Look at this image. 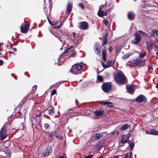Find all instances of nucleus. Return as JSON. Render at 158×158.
Segmentation results:
<instances>
[{
  "mask_svg": "<svg viewBox=\"0 0 158 158\" xmlns=\"http://www.w3.org/2000/svg\"><path fill=\"white\" fill-rule=\"evenodd\" d=\"M115 79L117 82L123 84L126 81L127 78L122 72L119 71L116 74Z\"/></svg>",
  "mask_w": 158,
  "mask_h": 158,
  "instance_id": "1",
  "label": "nucleus"
},
{
  "mask_svg": "<svg viewBox=\"0 0 158 158\" xmlns=\"http://www.w3.org/2000/svg\"><path fill=\"white\" fill-rule=\"evenodd\" d=\"M82 66L80 64H74L73 65L70 70V72L73 74H77L81 72Z\"/></svg>",
  "mask_w": 158,
  "mask_h": 158,
  "instance_id": "2",
  "label": "nucleus"
},
{
  "mask_svg": "<svg viewBox=\"0 0 158 158\" xmlns=\"http://www.w3.org/2000/svg\"><path fill=\"white\" fill-rule=\"evenodd\" d=\"M112 88V86L110 83L106 82L104 83L102 85V90L105 92L109 91Z\"/></svg>",
  "mask_w": 158,
  "mask_h": 158,
  "instance_id": "3",
  "label": "nucleus"
},
{
  "mask_svg": "<svg viewBox=\"0 0 158 158\" xmlns=\"http://www.w3.org/2000/svg\"><path fill=\"white\" fill-rule=\"evenodd\" d=\"M135 38L133 40H131V42L135 44H138L140 42L141 40V36L139 34L135 33L134 35Z\"/></svg>",
  "mask_w": 158,
  "mask_h": 158,
  "instance_id": "4",
  "label": "nucleus"
},
{
  "mask_svg": "<svg viewBox=\"0 0 158 158\" xmlns=\"http://www.w3.org/2000/svg\"><path fill=\"white\" fill-rule=\"evenodd\" d=\"M5 127L4 125L1 128L0 131V138L2 140H4L7 136V135L6 134Z\"/></svg>",
  "mask_w": 158,
  "mask_h": 158,
  "instance_id": "5",
  "label": "nucleus"
},
{
  "mask_svg": "<svg viewBox=\"0 0 158 158\" xmlns=\"http://www.w3.org/2000/svg\"><path fill=\"white\" fill-rule=\"evenodd\" d=\"M29 24L25 23L24 26L21 25L20 27L21 31L22 33H26L29 28Z\"/></svg>",
  "mask_w": 158,
  "mask_h": 158,
  "instance_id": "6",
  "label": "nucleus"
},
{
  "mask_svg": "<svg viewBox=\"0 0 158 158\" xmlns=\"http://www.w3.org/2000/svg\"><path fill=\"white\" fill-rule=\"evenodd\" d=\"M52 152L51 147H47L43 153L44 156H47L50 154Z\"/></svg>",
  "mask_w": 158,
  "mask_h": 158,
  "instance_id": "7",
  "label": "nucleus"
},
{
  "mask_svg": "<svg viewBox=\"0 0 158 158\" xmlns=\"http://www.w3.org/2000/svg\"><path fill=\"white\" fill-rule=\"evenodd\" d=\"M80 24V27H79L80 29L84 30L87 29L88 25L86 22H81Z\"/></svg>",
  "mask_w": 158,
  "mask_h": 158,
  "instance_id": "8",
  "label": "nucleus"
},
{
  "mask_svg": "<svg viewBox=\"0 0 158 158\" xmlns=\"http://www.w3.org/2000/svg\"><path fill=\"white\" fill-rule=\"evenodd\" d=\"M107 13L106 10H102V8L100 6H99V8L98 13V15L100 17H102L103 16H106L107 15Z\"/></svg>",
  "mask_w": 158,
  "mask_h": 158,
  "instance_id": "9",
  "label": "nucleus"
},
{
  "mask_svg": "<svg viewBox=\"0 0 158 158\" xmlns=\"http://www.w3.org/2000/svg\"><path fill=\"white\" fill-rule=\"evenodd\" d=\"M127 91L129 93L133 94L135 91L134 86L132 85H128L126 86Z\"/></svg>",
  "mask_w": 158,
  "mask_h": 158,
  "instance_id": "10",
  "label": "nucleus"
},
{
  "mask_svg": "<svg viewBox=\"0 0 158 158\" xmlns=\"http://www.w3.org/2000/svg\"><path fill=\"white\" fill-rule=\"evenodd\" d=\"M142 62L141 60L139 58L135 59L133 61V64L134 66H137L140 65Z\"/></svg>",
  "mask_w": 158,
  "mask_h": 158,
  "instance_id": "11",
  "label": "nucleus"
},
{
  "mask_svg": "<svg viewBox=\"0 0 158 158\" xmlns=\"http://www.w3.org/2000/svg\"><path fill=\"white\" fill-rule=\"evenodd\" d=\"M144 96L143 95H140L138 96L135 99V101L139 103L143 102L144 101Z\"/></svg>",
  "mask_w": 158,
  "mask_h": 158,
  "instance_id": "12",
  "label": "nucleus"
},
{
  "mask_svg": "<svg viewBox=\"0 0 158 158\" xmlns=\"http://www.w3.org/2000/svg\"><path fill=\"white\" fill-rule=\"evenodd\" d=\"M101 104L103 105H106L107 106L110 107H112L114 106L113 103L109 102L102 101Z\"/></svg>",
  "mask_w": 158,
  "mask_h": 158,
  "instance_id": "13",
  "label": "nucleus"
},
{
  "mask_svg": "<svg viewBox=\"0 0 158 158\" xmlns=\"http://www.w3.org/2000/svg\"><path fill=\"white\" fill-rule=\"evenodd\" d=\"M128 17L130 20H132L135 17V14L132 11H130L128 13Z\"/></svg>",
  "mask_w": 158,
  "mask_h": 158,
  "instance_id": "14",
  "label": "nucleus"
},
{
  "mask_svg": "<svg viewBox=\"0 0 158 158\" xmlns=\"http://www.w3.org/2000/svg\"><path fill=\"white\" fill-rule=\"evenodd\" d=\"M103 111L100 110H96L94 112V114L98 116H101L103 114Z\"/></svg>",
  "mask_w": 158,
  "mask_h": 158,
  "instance_id": "15",
  "label": "nucleus"
},
{
  "mask_svg": "<svg viewBox=\"0 0 158 158\" xmlns=\"http://www.w3.org/2000/svg\"><path fill=\"white\" fill-rule=\"evenodd\" d=\"M99 46L98 43H96L95 45L94 46V50L95 52L97 54H98L100 52L99 49L98 48V46Z\"/></svg>",
  "mask_w": 158,
  "mask_h": 158,
  "instance_id": "16",
  "label": "nucleus"
},
{
  "mask_svg": "<svg viewBox=\"0 0 158 158\" xmlns=\"http://www.w3.org/2000/svg\"><path fill=\"white\" fill-rule=\"evenodd\" d=\"M150 35L152 36H157L158 35V30H153L150 33Z\"/></svg>",
  "mask_w": 158,
  "mask_h": 158,
  "instance_id": "17",
  "label": "nucleus"
},
{
  "mask_svg": "<svg viewBox=\"0 0 158 158\" xmlns=\"http://www.w3.org/2000/svg\"><path fill=\"white\" fill-rule=\"evenodd\" d=\"M49 136L52 139H54V137L56 135V132L55 131H52L48 132Z\"/></svg>",
  "mask_w": 158,
  "mask_h": 158,
  "instance_id": "18",
  "label": "nucleus"
},
{
  "mask_svg": "<svg viewBox=\"0 0 158 158\" xmlns=\"http://www.w3.org/2000/svg\"><path fill=\"white\" fill-rule=\"evenodd\" d=\"M102 136V135L99 133H95L94 135V138L97 140L100 139Z\"/></svg>",
  "mask_w": 158,
  "mask_h": 158,
  "instance_id": "19",
  "label": "nucleus"
},
{
  "mask_svg": "<svg viewBox=\"0 0 158 158\" xmlns=\"http://www.w3.org/2000/svg\"><path fill=\"white\" fill-rule=\"evenodd\" d=\"M54 108L53 107H50L48 110V114L49 115H52L53 114Z\"/></svg>",
  "mask_w": 158,
  "mask_h": 158,
  "instance_id": "20",
  "label": "nucleus"
},
{
  "mask_svg": "<svg viewBox=\"0 0 158 158\" xmlns=\"http://www.w3.org/2000/svg\"><path fill=\"white\" fill-rule=\"evenodd\" d=\"M72 8V6L71 4H70V3L69 2L68 5L66 9V11L69 14L71 12Z\"/></svg>",
  "mask_w": 158,
  "mask_h": 158,
  "instance_id": "21",
  "label": "nucleus"
},
{
  "mask_svg": "<svg viewBox=\"0 0 158 158\" xmlns=\"http://www.w3.org/2000/svg\"><path fill=\"white\" fill-rule=\"evenodd\" d=\"M153 44L152 43H149L147 44V46L148 50L149 51H151L152 50L153 48Z\"/></svg>",
  "mask_w": 158,
  "mask_h": 158,
  "instance_id": "22",
  "label": "nucleus"
},
{
  "mask_svg": "<svg viewBox=\"0 0 158 158\" xmlns=\"http://www.w3.org/2000/svg\"><path fill=\"white\" fill-rule=\"evenodd\" d=\"M129 127V126L127 124H126L120 128V130H124L127 129Z\"/></svg>",
  "mask_w": 158,
  "mask_h": 158,
  "instance_id": "23",
  "label": "nucleus"
},
{
  "mask_svg": "<svg viewBox=\"0 0 158 158\" xmlns=\"http://www.w3.org/2000/svg\"><path fill=\"white\" fill-rule=\"evenodd\" d=\"M114 63L115 61L114 60H113L108 61L107 62L106 64H107L108 65L107 66H109V67H110L113 64H114Z\"/></svg>",
  "mask_w": 158,
  "mask_h": 158,
  "instance_id": "24",
  "label": "nucleus"
},
{
  "mask_svg": "<svg viewBox=\"0 0 158 158\" xmlns=\"http://www.w3.org/2000/svg\"><path fill=\"white\" fill-rule=\"evenodd\" d=\"M128 139L129 138L128 137L127 138V139L125 140H124L123 139L121 140L120 142L123 144H124L127 143H129L130 141Z\"/></svg>",
  "mask_w": 158,
  "mask_h": 158,
  "instance_id": "25",
  "label": "nucleus"
},
{
  "mask_svg": "<svg viewBox=\"0 0 158 158\" xmlns=\"http://www.w3.org/2000/svg\"><path fill=\"white\" fill-rule=\"evenodd\" d=\"M146 52L144 51H141L139 54V57L140 58H143L146 55Z\"/></svg>",
  "mask_w": 158,
  "mask_h": 158,
  "instance_id": "26",
  "label": "nucleus"
},
{
  "mask_svg": "<svg viewBox=\"0 0 158 158\" xmlns=\"http://www.w3.org/2000/svg\"><path fill=\"white\" fill-rule=\"evenodd\" d=\"M150 134L155 135H158V131H155L154 130H152L150 131Z\"/></svg>",
  "mask_w": 158,
  "mask_h": 158,
  "instance_id": "27",
  "label": "nucleus"
},
{
  "mask_svg": "<svg viewBox=\"0 0 158 158\" xmlns=\"http://www.w3.org/2000/svg\"><path fill=\"white\" fill-rule=\"evenodd\" d=\"M121 48L120 46H116L115 48V52L117 53H118L120 51Z\"/></svg>",
  "mask_w": 158,
  "mask_h": 158,
  "instance_id": "28",
  "label": "nucleus"
},
{
  "mask_svg": "<svg viewBox=\"0 0 158 158\" xmlns=\"http://www.w3.org/2000/svg\"><path fill=\"white\" fill-rule=\"evenodd\" d=\"M76 56V52L74 51H73L71 53H70L69 57H75Z\"/></svg>",
  "mask_w": 158,
  "mask_h": 158,
  "instance_id": "29",
  "label": "nucleus"
},
{
  "mask_svg": "<svg viewBox=\"0 0 158 158\" xmlns=\"http://www.w3.org/2000/svg\"><path fill=\"white\" fill-rule=\"evenodd\" d=\"M129 143V146L130 147V150L131 151H132V150L133 149V148H134L135 144L133 142H131L130 143Z\"/></svg>",
  "mask_w": 158,
  "mask_h": 158,
  "instance_id": "30",
  "label": "nucleus"
},
{
  "mask_svg": "<svg viewBox=\"0 0 158 158\" xmlns=\"http://www.w3.org/2000/svg\"><path fill=\"white\" fill-rule=\"evenodd\" d=\"M97 79L98 81L101 82H102V81L103 79L102 77L100 75H98L97 76Z\"/></svg>",
  "mask_w": 158,
  "mask_h": 158,
  "instance_id": "31",
  "label": "nucleus"
},
{
  "mask_svg": "<svg viewBox=\"0 0 158 158\" xmlns=\"http://www.w3.org/2000/svg\"><path fill=\"white\" fill-rule=\"evenodd\" d=\"M47 8H46L45 7L44 8V11L45 12V14L47 16V18L48 19V20H49V18H48V16L49 15V14H50V13H48L47 11H46V10H47Z\"/></svg>",
  "mask_w": 158,
  "mask_h": 158,
  "instance_id": "32",
  "label": "nucleus"
},
{
  "mask_svg": "<svg viewBox=\"0 0 158 158\" xmlns=\"http://www.w3.org/2000/svg\"><path fill=\"white\" fill-rule=\"evenodd\" d=\"M138 32L140 34H141L143 35L147 36V34L145 33V32L142 31H138Z\"/></svg>",
  "mask_w": 158,
  "mask_h": 158,
  "instance_id": "33",
  "label": "nucleus"
},
{
  "mask_svg": "<svg viewBox=\"0 0 158 158\" xmlns=\"http://www.w3.org/2000/svg\"><path fill=\"white\" fill-rule=\"evenodd\" d=\"M93 155L90 154L88 156L83 155V156L84 158H92L93 157Z\"/></svg>",
  "mask_w": 158,
  "mask_h": 158,
  "instance_id": "34",
  "label": "nucleus"
},
{
  "mask_svg": "<svg viewBox=\"0 0 158 158\" xmlns=\"http://www.w3.org/2000/svg\"><path fill=\"white\" fill-rule=\"evenodd\" d=\"M48 21H49V23L52 26H54L55 25H56L57 24V21H55V22H50V21L49 20H48Z\"/></svg>",
  "mask_w": 158,
  "mask_h": 158,
  "instance_id": "35",
  "label": "nucleus"
},
{
  "mask_svg": "<svg viewBox=\"0 0 158 158\" xmlns=\"http://www.w3.org/2000/svg\"><path fill=\"white\" fill-rule=\"evenodd\" d=\"M108 41L107 39H105L104 38V40H103V42L102 43V45H103L106 44Z\"/></svg>",
  "mask_w": 158,
  "mask_h": 158,
  "instance_id": "36",
  "label": "nucleus"
},
{
  "mask_svg": "<svg viewBox=\"0 0 158 158\" xmlns=\"http://www.w3.org/2000/svg\"><path fill=\"white\" fill-rule=\"evenodd\" d=\"M103 23L105 24L106 26H107L108 24V21L106 19H104L103 21Z\"/></svg>",
  "mask_w": 158,
  "mask_h": 158,
  "instance_id": "37",
  "label": "nucleus"
},
{
  "mask_svg": "<svg viewBox=\"0 0 158 158\" xmlns=\"http://www.w3.org/2000/svg\"><path fill=\"white\" fill-rule=\"evenodd\" d=\"M102 66L105 68H106L109 67V66H107L108 65L107 64H106L103 62H102Z\"/></svg>",
  "mask_w": 158,
  "mask_h": 158,
  "instance_id": "38",
  "label": "nucleus"
},
{
  "mask_svg": "<svg viewBox=\"0 0 158 158\" xmlns=\"http://www.w3.org/2000/svg\"><path fill=\"white\" fill-rule=\"evenodd\" d=\"M49 126V124L48 123H46L44 125V127L45 129H47Z\"/></svg>",
  "mask_w": 158,
  "mask_h": 158,
  "instance_id": "39",
  "label": "nucleus"
},
{
  "mask_svg": "<svg viewBox=\"0 0 158 158\" xmlns=\"http://www.w3.org/2000/svg\"><path fill=\"white\" fill-rule=\"evenodd\" d=\"M78 6L79 7H80L81 9H84V5L81 3H80L78 4Z\"/></svg>",
  "mask_w": 158,
  "mask_h": 158,
  "instance_id": "40",
  "label": "nucleus"
},
{
  "mask_svg": "<svg viewBox=\"0 0 158 158\" xmlns=\"http://www.w3.org/2000/svg\"><path fill=\"white\" fill-rule=\"evenodd\" d=\"M129 56L127 54H126L124 55V56L123 57V59H127V58H129Z\"/></svg>",
  "mask_w": 158,
  "mask_h": 158,
  "instance_id": "41",
  "label": "nucleus"
},
{
  "mask_svg": "<svg viewBox=\"0 0 158 158\" xmlns=\"http://www.w3.org/2000/svg\"><path fill=\"white\" fill-rule=\"evenodd\" d=\"M56 89H53L51 92V95H53L56 94Z\"/></svg>",
  "mask_w": 158,
  "mask_h": 158,
  "instance_id": "42",
  "label": "nucleus"
},
{
  "mask_svg": "<svg viewBox=\"0 0 158 158\" xmlns=\"http://www.w3.org/2000/svg\"><path fill=\"white\" fill-rule=\"evenodd\" d=\"M68 49H66V50H65L60 55V57L62 55H64L65 54H66V53H67V52H68Z\"/></svg>",
  "mask_w": 158,
  "mask_h": 158,
  "instance_id": "43",
  "label": "nucleus"
},
{
  "mask_svg": "<svg viewBox=\"0 0 158 158\" xmlns=\"http://www.w3.org/2000/svg\"><path fill=\"white\" fill-rule=\"evenodd\" d=\"M106 76L105 77L106 78H108L109 77V73L106 72L105 73Z\"/></svg>",
  "mask_w": 158,
  "mask_h": 158,
  "instance_id": "44",
  "label": "nucleus"
},
{
  "mask_svg": "<svg viewBox=\"0 0 158 158\" xmlns=\"http://www.w3.org/2000/svg\"><path fill=\"white\" fill-rule=\"evenodd\" d=\"M106 55V51L105 50H103L102 51V56H105Z\"/></svg>",
  "mask_w": 158,
  "mask_h": 158,
  "instance_id": "45",
  "label": "nucleus"
},
{
  "mask_svg": "<svg viewBox=\"0 0 158 158\" xmlns=\"http://www.w3.org/2000/svg\"><path fill=\"white\" fill-rule=\"evenodd\" d=\"M102 59L104 61H106V56H102Z\"/></svg>",
  "mask_w": 158,
  "mask_h": 158,
  "instance_id": "46",
  "label": "nucleus"
},
{
  "mask_svg": "<svg viewBox=\"0 0 158 158\" xmlns=\"http://www.w3.org/2000/svg\"><path fill=\"white\" fill-rule=\"evenodd\" d=\"M132 153L131 151V152H130L129 158H132Z\"/></svg>",
  "mask_w": 158,
  "mask_h": 158,
  "instance_id": "47",
  "label": "nucleus"
},
{
  "mask_svg": "<svg viewBox=\"0 0 158 158\" xmlns=\"http://www.w3.org/2000/svg\"><path fill=\"white\" fill-rule=\"evenodd\" d=\"M108 36V33H107L104 36V38L107 39Z\"/></svg>",
  "mask_w": 158,
  "mask_h": 158,
  "instance_id": "48",
  "label": "nucleus"
},
{
  "mask_svg": "<svg viewBox=\"0 0 158 158\" xmlns=\"http://www.w3.org/2000/svg\"><path fill=\"white\" fill-rule=\"evenodd\" d=\"M128 153H126L124 155V158H128Z\"/></svg>",
  "mask_w": 158,
  "mask_h": 158,
  "instance_id": "49",
  "label": "nucleus"
},
{
  "mask_svg": "<svg viewBox=\"0 0 158 158\" xmlns=\"http://www.w3.org/2000/svg\"><path fill=\"white\" fill-rule=\"evenodd\" d=\"M64 22V20H62L60 23V24L61 26H62L63 25V23Z\"/></svg>",
  "mask_w": 158,
  "mask_h": 158,
  "instance_id": "50",
  "label": "nucleus"
},
{
  "mask_svg": "<svg viewBox=\"0 0 158 158\" xmlns=\"http://www.w3.org/2000/svg\"><path fill=\"white\" fill-rule=\"evenodd\" d=\"M64 22V20H62L60 23V24L61 26H62L63 25V23Z\"/></svg>",
  "mask_w": 158,
  "mask_h": 158,
  "instance_id": "51",
  "label": "nucleus"
},
{
  "mask_svg": "<svg viewBox=\"0 0 158 158\" xmlns=\"http://www.w3.org/2000/svg\"><path fill=\"white\" fill-rule=\"evenodd\" d=\"M61 27H62V26H61V25L60 24H59V25H58L57 26H56L55 27L57 28H60Z\"/></svg>",
  "mask_w": 158,
  "mask_h": 158,
  "instance_id": "52",
  "label": "nucleus"
},
{
  "mask_svg": "<svg viewBox=\"0 0 158 158\" xmlns=\"http://www.w3.org/2000/svg\"><path fill=\"white\" fill-rule=\"evenodd\" d=\"M36 88H37V86L36 85H35L33 87L32 89H33L34 90V89H36Z\"/></svg>",
  "mask_w": 158,
  "mask_h": 158,
  "instance_id": "53",
  "label": "nucleus"
},
{
  "mask_svg": "<svg viewBox=\"0 0 158 158\" xmlns=\"http://www.w3.org/2000/svg\"><path fill=\"white\" fill-rule=\"evenodd\" d=\"M3 63V61L2 60H0V66L2 65Z\"/></svg>",
  "mask_w": 158,
  "mask_h": 158,
  "instance_id": "54",
  "label": "nucleus"
},
{
  "mask_svg": "<svg viewBox=\"0 0 158 158\" xmlns=\"http://www.w3.org/2000/svg\"><path fill=\"white\" fill-rule=\"evenodd\" d=\"M73 48V46H70L69 47V48H68L67 49H68V50L69 51L70 49H71V48Z\"/></svg>",
  "mask_w": 158,
  "mask_h": 158,
  "instance_id": "55",
  "label": "nucleus"
},
{
  "mask_svg": "<svg viewBox=\"0 0 158 158\" xmlns=\"http://www.w3.org/2000/svg\"><path fill=\"white\" fill-rule=\"evenodd\" d=\"M112 47H110L109 48V51L110 52H112L111 50H112Z\"/></svg>",
  "mask_w": 158,
  "mask_h": 158,
  "instance_id": "56",
  "label": "nucleus"
},
{
  "mask_svg": "<svg viewBox=\"0 0 158 158\" xmlns=\"http://www.w3.org/2000/svg\"><path fill=\"white\" fill-rule=\"evenodd\" d=\"M127 54H128V55L129 56V57L133 53H132V52H131V53H127Z\"/></svg>",
  "mask_w": 158,
  "mask_h": 158,
  "instance_id": "57",
  "label": "nucleus"
},
{
  "mask_svg": "<svg viewBox=\"0 0 158 158\" xmlns=\"http://www.w3.org/2000/svg\"><path fill=\"white\" fill-rule=\"evenodd\" d=\"M58 158H65L64 156H61L59 157Z\"/></svg>",
  "mask_w": 158,
  "mask_h": 158,
  "instance_id": "58",
  "label": "nucleus"
},
{
  "mask_svg": "<svg viewBox=\"0 0 158 158\" xmlns=\"http://www.w3.org/2000/svg\"><path fill=\"white\" fill-rule=\"evenodd\" d=\"M55 136H56V137L57 138H58V139L60 138V137L57 135H56Z\"/></svg>",
  "mask_w": 158,
  "mask_h": 158,
  "instance_id": "59",
  "label": "nucleus"
},
{
  "mask_svg": "<svg viewBox=\"0 0 158 158\" xmlns=\"http://www.w3.org/2000/svg\"><path fill=\"white\" fill-rule=\"evenodd\" d=\"M13 50L15 51V52H16L17 51V49L16 48H13Z\"/></svg>",
  "mask_w": 158,
  "mask_h": 158,
  "instance_id": "60",
  "label": "nucleus"
},
{
  "mask_svg": "<svg viewBox=\"0 0 158 158\" xmlns=\"http://www.w3.org/2000/svg\"><path fill=\"white\" fill-rule=\"evenodd\" d=\"M119 157V156H115L113 157V158H118Z\"/></svg>",
  "mask_w": 158,
  "mask_h": 158,
  "instance_id": "61",
  "label": "nucleus"
},
{
  "mask_svg": "<svg viewBox=\"0 0 158 158\" xmlns=\"http://www.w3.org/2000/svg\"><path fill=\"white\" fill-rule=\"evenodd\" d=\"M155 50L156 51L157 50V48L156 47V46H155Z\"/></svg>",
  "mask_w": 158,
  "mask_h": 158,
  "instance_id": "62",
  "label": "nucleus"
},
{
  "mask_svg": "<svg viewBox=\"0 0 158 158\" xmlns=\"http://www.w3.org/2000/svg\"><path fill=\"white\" fill-rule=\"evenodd\" d=\"M156 87L158 89V84L156 85Z\"/></svg>",
  "mask_w": 158,
  "mask_h": 158,
  "instance_id": "63",
  "label": "nucleus"
},
{
  "mask_svg": "<svg viewBox=\"0 0 158 158\" xmlns=\"http://www.w3.org/2000/svg\"><path fill=\"white\" fill-rule=\"evenodd\" d=\"M73 33V35H74V36H75V34L74 33Z\"/></svg>",
  "mask_w": 158,
  "mask_h": 158,
  "instance_id": "64",
  "label": "nucleus"
}]
</instances>
